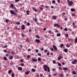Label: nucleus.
I'll return each instance as SVG.
<instances>
[{"mask_svg": "<svg viewBox=\"0 0 77 77\" xmlns=\"http://www.w3.org/2000/svg\"><path fill=\"white\" fill-rule=\"evenodd\" d=\"M41 50L42 51H44V49L43 48H42Z\"/></svg>", "mask_w": 77, "mask_h": 77, "instance_id": "864d4df0", "label": "nucleus"}, {"mask_svg": "<svg viewBox=\"0 0 77 77\" xmlns=\"http://www.w3.org/2000/svg\"><path fill=\"white\" fill-rule=\"evenodd\" d=\"M29 72H30V71L29 70L25 72V74H26V75H27V74H29Z\"/></svg>", "mask_w": 77, "mask_h": 77, "instance_id": "1a4fd4ad", "label": "nucleus"}, {"mask_svg": "<svg viewBox=\"0 0 77 77\" xmlns=\"http://www.w3.org/2000/svg\"><path fill=\"white\" fill-rule=\"evenodd\" d=\"M20 62H21V63H22L24 62V60H23L22 59L20 60Z\"/></svg>", "mask_w": 77, "mask_h": 77, "instance_id": "2f4dec72", "label": "nucleus"}, {"mask_svg": "<svg viewBox=\"0 0 77 77\" xmlns=\"http://www.w3.org/2000/svg\"><path fill=\"white\" fill-rule=\"evenodd\" d=\"M38 55L39 56H41L42 55V54H41L39 53L38 54Z\"/></svg>", "mask_w": 77, "mask_h": 77, "instance_id": "c85d7f7f", "label": "nucleus"}, {"mask_svg": "<svg viewBox=\"0 0 77 77\" xmlns=\"http://www.w3.org/2000/svg\"><path fill=\"white\" fill-rule=\"evenodd\" d=\"M26 41H27V42H29V38H26Z\"/></svg>", "mask_w": 77, "mask_h": 77, "instance_id": "49530a36", "label": "nucleus"}, {"mask_svg": "<svg viewBox=\"0 0 77 77\" xmlns=\"http://www.w3.org/2000/svg\"><path fill=\"white\" fill-rule=\"evenodd\" d=\"M59 76L60 77H63V74H59Z\"/></svg>", "mask_w": 77, "mask_h": 77, "instance_id": "a211bd4d", "label": "nucleus"}, {"mask_svg": "<svg viewBox=\"0 0 77 77\" xmlns=\"http://www.w3.org/2000/svg\"><path fill=\"white\" fill-rule=\"evenodd\" d=\"M54 27H57V28H58V27H60V26L58 24H55L54 25Z\"/></svg>", "mask_w": 77, "mask_h": 77, "instance_id": "7ed1b4c3", "label": "nucleus"}, {"mask_svg": "<svg viewBox=\"0 0 77 77\" xmlns=\"http://www.w3.org/2000/svg\"><path fill=\"white\" fill-rule=\"evenodd\" d=\"M19 0H15V2L16 3H17V2H19Z\"/></svg>", "mask_w": 77, "mask_h": 77, "instance_id": "603ef678", "label": "nucleus"}, {"mask_svg": "<svg viewBox=\"0 0 77 77\" xmlns=\"http://www.w3.org/2000/svg\"><path fill=\"white\" fill-rule=\"evenodd\" d=\"M32 72H35V71H36V69H32Z\"/></svg>", "mask_w": 77, "mask_h": 77, "instance_id": "6ab92c4d", "label": "nucleus"}, {"mask_svg": "<svg viewBox=\"0 0 77 77\" xmlns=\"http://www.w3.org/2000/svg\"><path fill=\"white\" fill-rule=\"evenodd\" d=\"M11 54H12V55H14V52H11Z\"/></svg>", "mask_w": 77, "mask_h": 77, "instance_id": "4d7b16f0", "label": "nucleus"}, {"mask_svg": "<svg viewBox=\"0 0 77 77\" xmlns=\"http://www.w3.org/2000/svg\"><path fill=\"white\" fill-rule=\"evenodd\" d=\"M72 17H75V14H72Z\"/></svg>", "mask_w": 77, "mask_h": 77, "instance_id": "473e14b6", "label": "nucleus"}, {"mask_svg": "<svg viewBox=\"0 0 77 77\" xmlns=\"http://www.w3.org/2000/svg\"><path fill=\"white\" fill-rule=\"evenodd\" d=\"M52 62H53V63H54V64H55V63H56V61H55L54 60H53L52 61Z\"/></svg>", "mask_w": 77, "mask_h": 77, "instance_id": "f704fd0d", "label": "nucleus"}, {"mask_svg": "<svg viewBox=\"0 0 77 77\" xmlns=\"http://www.w3.org/2000/svg\"><path fill=\"white\" fill-rule=\"evenodd\" d=\"M27 26H30V23H27Z\"/></svg>", "mask_w": 77, "mask_h": 77, "instance_id": "052dcab7", "label": "nucleus"}, {"mask_svg": "<svg viewBox=\"0 0 77 77\" xmlns=\"http://www.w3.org/2000/svg\"><path fill=\"white\" fill-rule=\"evenodd\" d=\"M48 77H51V75L49 74Z\"/></svg>", "mask_w": 77, "mask_h": 77, "instance_id": "774afa93", "label": "nucleus"}, {"mask_svg": "<svg viewBox=\"0 0 77 77\" xmlns=\"http://www.w3.org/2000/svg\"><path fill=\"white\" fill-rule=\"evenodd\" d=\"M58 65L59 66H60L61 65L60 63H58Z\"/></svg>", "mask_w": 77, "mask_h": 77, "instance_id": "72a5a7b5", "label": "nucleus"}, {"mask_svg": "<svg viewBox=\"0 0 77 77\" xmlns=\"http://www.w3.org/2000/svg\"><path fill=\"white\" fill-rule=\"evenodd\" d=\"M21 35H22L23 38H24V36H25V35H24V34H22Z\"/></svg>", "mask_w": 77, "mask_h": 77, "instance_id": "393cba45", "label": "nucleus"}, {"mask_svg": "<svg viewBox=\"0 0 77 77\" xmlns=\"http://www.w3.org/2000/svg\"><path fill=\"white\" fill-rule=\"evenodd\" d=\"M40 76H41V77H42V76L43 75V74H40Z\"/></svg>", "mask_w": 77, "mask_h": 77, "instance_id": "5fc2aeb1", "label": "nucleus"}, {"mask_svg": "<svg viewBox=\"0 0 77 77\" xmlns=\"http://www.w3.org/2000/svg\"><path fill=\"white\" fill-rule=\"evenodd\" d=\"M32 59L33 62H37V60H38L37 59L35 60L34 59Z\"/></svg>", "mask_w": 77, "mask_h": 77, "instance_id": "2eb2a0df", "label": "nucleus"}, {"mask_svg": "<svg viewBox=\"0 0 77 77\" xmlns=\"http://www.w3.org/2000/svg\"><path fill=\"white\" fill-rule=\"evenodd\" d=\"M35 42H37V43H39L40 42V40L38 39H36L35 40Z\"/></svg>", "mask_w": 77, "mask_h": 77, "instance_id": "423d86ee", "label": "nucleus"}, {"mask_svg": "<svg viewBox=\"0 0 77 77\" xmlns=\"http://www.w3.org/2000/svg\"><path fill=\"white\" fill-rule=\"evenodd\" d=\"M73 3V2L72 1H70L69 2L68 4L70 5V6H71L72 5V4Z\"/></svg>", "mask_w": 77, "mask_h": 77, "instance_id": "6e6552de", "label": "nucleus"}, {"mask_svg": "<svg viewBox=\"0 0 77 77\" xmlns=\"http://www.w3.org/2000/svg\"><path fill=\"white\" fill-rule=\"evenodd\" d=\"M74 42H75V43H77V38H75V39H74Z\"/></svg>", "mask_w": 77, "mask_h": 77, "instance_id": "f3484780", "label": "nucleus"}, {"mask_svg": "<svg viewBox=\"0 0 77 77\" xmlns=\"http://www.w3.org/2000/svg\"><path fill=\"white\" fill-rule=\"evenodd\" d=\"M64 51L65 53H67L68 52V49L66 48L64 49Z\"/></svg>", "mask_w": 77, "mask_h": 77, "instance_id": "f8f14e48", "label": "nucleus"}, {"mask_svg": "<svg viewBox=\"0 0 77 77\" xmlns=\"http://www.w3.org/2000/svg\"><path fill=\"white\" fill-rule=\"evenodd\" d=\"M57 36H60V33H58L57 34Z\"/></svg>", "mask_w": 77, "mask_h": 77, "instance_id": "bb28decb", "label": "nucleus"}, {"mask_svg": "<svg viewBox=\"0 0 77 77\" xmlns=\"http://www.w3.org/2000/svg\"><path fill=\"white\" fill-rule=\"evenodd\" d=\"M40 60H41V58L40 57H38V62H39Z\"/></svg>", "mask_w": 77, "mask_h": 77, "instance_id": "412c9836", "label": "nucleus"}, {"mask_svg": "<svg viewBox=\"0 0 77 77\" xmlns=\"http://www.w3.org/2000/svg\"><path fill=\"white\" fill-rule=\"evenodd\" d=\"M35 21H38V19L36 18H35Z\"/></svg>", "mask_w": 77, "mask_h": 77, "instance_id": "6e6d98bb", "label": "nucleus"}, {"mask_svg": "<svg viewBox=\"0 0 77 77\" xmlns=\"http://www.w3.org/2000/svg\"><path fill=\"white\" fill-rule=\"evenodd\" d=\"M63 46V44H60V47L62 48Z\"/></svg>", "mask_w": 77, "mask_h": 77, "instance_id": "4be33fe9", "label": "nucleus"}, {"mask_svg": "<svg viewBox=\"0 0 77 77\" xmlns=\"http://www.w3.org/2000/svg\"><path fill=\"white\" fill-rule=\"evenodd\" d=\"M18 69L19 70H20V71H21L22 69H23V68L21 67H18Z\"/></svg>", "mask_w": 77, "mask_h": 77, "instance_id": "4468645a", "label": "nucleus"}, {"mask_svg": "<svg viewBox=\"0 0 77 77\" xmlns=\"http://www.w3.org/2000/svg\"><path fill=\"white\" fill-rule=\"evenodd\" d=\"M52 19H54V20H55L56 19V16H53L52 17Z\"/></svg>", "mask_w": 77, "mask_h": 77, "instance_id": "ddd939ff", "label": "nucleus"}, {"mask_svg": "<svg viewBox=\"0 0 77 77\" xmlns=\"http://www.w3.org/2000/svg\"><path fill=\"white\" fill-rule=\"evenodd\" d=\"M27 58H30V55H28V56H27Z\"/></svg>", "mask_w": 77, "mask_h": 77, "instance_id": "79ce46f5", "label": "nucleus"}, {"mask_svg": "<svg viewBox=\"0 0 77 77\" xmlns=\"http://www.w3.org/2000/svg\"><path fill=\"white\" fill-rule=\"evenodd\" d=\"M66 37H68V34H66Z\"/></svg>", "mask_w": 77, "mask_h": 77, "instance_id": "58836bf2", "label": "nucleus"}, {"mask_svg": "<svg viewBox=\"0 0 77 77\" xmlns=\"http://www.w3.org/2000/svg\"><path fill=\"white\" fill-rule=\"evenodd\" d=\"M48 32L49 33H51V31H50V30Z\"/></svg>", "mask_w": 77, "mask_h": 77, "instance_id": "bf43d9fd", "label": "nucleus"}, {"mask_svg": "<svg viewBox=\"0 0 77 77\" xmlns=\"http://www.w3.org/2000/svg\"><path fill=\"white\" fill-rule=\"evenodd\" d=\"M16 24L17 25H20V22H17L16 23Z\"/></svg>", "mask_w": 77, "mask_h": 77, "instance_id": "cd10ccee", "label": "nucleus"}, {"mask_svg": "<svg viewBox=\"0 0 77 77\" xmlns=\"http://www.w3.org/2000/svg\"><path fill=\"white\" fill-rule=\"evenodd\" d=\"M10 12L12 15H14L15 13V12L13 10H11L10 11Z\"/></svg>", "mask_w": 77, "mask_h": 77, "instance_id": "39448f33", "label": "nucleus"}, {"mask_svg": "<svg viewBox=\"0 0 77 77\" xmlns=\"http://www.w3.org/2000/svg\"><path fill=\"white\" fill-rule=\"evenodd\" d=\"M11 72H12V70H10L8 71V72L9 74H11Z\"/></svg>", "mask_w": 77, "mask_h": 77, "instance_id": "b1692460", "label": "nucleus"}, {"mask_svg": "<svg viewBox=\"0 0 77 77\" xmlns=\"http://www.w3.org/2000/svg\"><path fill=\"white\" fill-rule=\"evenodd\" d=\"M52 3H53L54 4H55V1L54 0H53L52 1Z\"/></svg>", "mask_w": 77, "mask_h": 77, "instance_id": "ea45409f", "label": "nucleus"}, {"mask_svg": "<svg viewBox=\"0 0 77 77\" xmlns=\"http://www.w3.org/2000/svg\"><path fill=\"white\" fill-rule=\"evenodd\" d=\"M72 73L73 74H74V75L75 74H76V72L74 71H73L72 72Z\"/></svg>", "mask_w": 77, "mask_h": 77, "instance_id": "aec40b11", "label": "nucleus"}, {"mask_svg": "<svg viewBox=\"0 0 77 77\" xmlns=\"http://www.w3.org/2000/svg\"><path fill=\"white\" fill-rule=\"evenodd\" d=\"M64 30H65V31H68V29H67V28H65L64 29Z\"/></svg>", "mask_w": 77, "mask_h": 77, "instance_id": "de8ad7c7", "label": "nucleus"}, {"mask_svg": "<svg viewBox=\"0 0 77 77\" xmlns=\"http://www.w3.org/2000/svg\"><path fill=\"white\" fill-rule=\"evenodd\" d=\"M51 51H54V49H53V48H51Z\"/></svg>", "mask_w": 77, "mask_h": 77, "instance_id": "e433bc0d", "label": "nucleus"}, {"mask_svg": "<svg viewBox=\"0 0 77 77\" xmlns=\"http://www.w3.org/2000/svg\"><path fill=\"white\" fill-rule=\"evenodd\" d=\"M8 47V46H4L3 47V48H6Z\"/></svg>", "mask_w": 77, "mask_h": 77, "instance_id": "c9c22d12", "label": "nucleus"}, {"mask_svg": "<svg viewBox=\"0 0 77 77\" xmlns=\"http://www.w3.org/2000/svg\"><path fill=\"white\" fill-rule=\"evenodd\" d=\"M9 59H10V60H12V59H13V56H11L9 57Z\"/></svg>", "mask_w": 77, "mask_h": 77, "instance_id": "dca6fc26", "label": "nucleus"}, {"mask_svg": "<svg viewBox=\"0 0 77 77\" xmlns=\"http://www.w3.org/2000/svg\"><path fill=\"white\" fill-rule=\"evenodd\" d=\"M24 65L23 63H21V66H24Z\"/></svg>", "mask_w": 77, "mask_h": 77, "instance_id": "13d9d810", "label": "nucleus"}, {"mask_svg": "<svg viewBox=\"0 0 77 77\" xmlns=\"http://www.w3.org/2000/svg\"><path fill=\"white\" fill-rule=\"evenodd\" d=\"M15 11L16 12H17V9H15Z\"/></svg>", "mask_w": 77, "mask_h": 77, "instance_id": "338daca9", "label": "nucleus"}, {"mask_svg": "<svg viewBox=\"0 0 77 77\" xmlns=\"http://www.w3.org/2000/svg\"><path fill=\"white\" fill-rule=\"evenodd\" d=\"M32 32V30L29 29V32Z\"/></svg>", "mask_w": 77, "mask_h": 77, "instance_id": "69168bd1", "label": "nucleus"}, {"mask_svg": "<svg viewBox=\"0 0 77 77\" xmlns=\"http://www.w3.org/2000/svg\"><path fill=\"white\" fill-rule=\"evenodd\" d=\"M11 75H12V77H14V74L12 73V74H11Z\"/></svg>", "mask_w": 77, "mask_h": 77, "instance_id": "37998d69", "label": "nucleus"}, {"mask_svg": "<svg viewBox=\"0 0 77 77\" xmlns=\"http://www.w3.org/2000/svg\"><path fill=\"white\" fill-rule=\"evenodd\" d=\"M69 41H72V39L71 38H69L68 39Z\"/></svg>", "mask_w": 77, "mask_h": 77, "instance_id": "8fccbe9b", "label": "nucleus"}, {"mask_svg": "<svg viewBox=\"0 0 77 77\" xmlns=\"http://www.w3.org/2000/svg\"><path fill=\"white\" fill-rule=\"evenodd\" d=\"M4 51L5 53L7 52V51H6V50H4Z\"/></svg>", "mask_w": 77, "mask_h": 77, "instance_id": "680f3d73", "label": "nucleus"}, {"mask_svg": "<svg viewBox=\"0 0 77 77\" xmlns=\"http://www.w3.org/2000/svg\"><path fill=\"white\" fill-rule=\"evenodd\" d=\"M53 48H54V49L55 50V51H57V47H56V46L54 45H53Z\"/></svg>", "mask_w": 77, "mask_h": 77, "instance_id": "f03ea898", "label": "nucleus"}, {"mask_svg": "<svg viewBox=\"0 0 77 77\" xmlns=\"http://www.w3.org/2000/svg\"><path fill=\"white\" fill-rule=\"evenodd\" d=\"M47 55H50V53L49 52H48L47 53Z\"/></svg>", "mask_w": 77, "mask_h": 77, "instance_id": "0e129e2a", "label": "nucleus"}, {"mask_svg": "<svg viewBox=\"0 0 77 77\" xmlns=\"http://www.w3.org/2000/svg\"><path fill=\"white\" fill-rule=\"evenodd\" d=\"M10 6L11 8H14V5L13 4H11Z\"/></svg>", "mask_w": 77, "mask_h": 77, "instance_id": "5701e85b", "label": "nucleus"}, {"mask_svg": "<svg viewBox=\"0 0 77 77\" xmlns=\"http://www.w3.org/2000/svg\"><path fill=\"white\" fill-rule=\"evenodd\" d=\"M38 51H39V50H38V49H36V51H35V52L36 53H38Z\"/></svg>", "mask_w": 77, "mask_h": 77, "instance_id": "09e8293b", "label": "nucleus"}, {"mask_svg": "<svg viewBox=\"0 0 77 77\" xmlns=\"http://www.w3.org/2000/svg\"><path fill=\"white\" fill-rule=\"evenodd\" d=\"M20 46L21 47V48H23V45H20Z\"/></svg>", "mask_w": 77, "mask_h": 77, "instance_id": "3c124183", "label": "nucleus"}, {"mask_svg": "<svg viewBox=\"0 0 77 77\" xmlns=\"http://www.w3.org/2000/svg\"><path fill=\"white\" fill-rule=\"evenodd\" d=\"M65 15V13H63L62 14V15H63H63Z\"/></svg>", "mask_w": 77, "mask_h": 77, "instance_id": "a18cd8bd", "label": "nucleus"}, {"mask_svg": "<svg viewBox=\"0 0 77 77\" xmlns=\"http://www.w3.org/2000/svg\"><path fill=\"white\" fill-rule=\"evenodd\" d=\"M52 70L53 71H56V69H54V68L53 69H52Z\"/></svg>", "mask_w": 77, "mask_h": 77, "instance_id": "c03bdc74", "label": "nucleus"}, {"mask_svg": "<svg viewBox=\"0 0 77 77\" xmlns=\"http://www.w3.org/2000/svg\"><path fill=\"white\" fill-rule=\"evenodd\" d=\"M77 62V60L75 59L74 61H72V64H75Z\"/></svg>", "mask_w": 77, "mask_h": 77, "instance_id": "20e7f679", "label": "nucleus"}, {"mask_svg": "<svg viewBox=\"0 0 77 77\" xmlns=\"http://www.w3.org/2000/svg\"><path fill=\"white\" fill-rule=\"evenodd\" d=\"M61 59H62V57L61 56H60L58 57V59L59 60H60Z\"/></svg>", "mask_w": 77, "mask_h": 77, "instance_id": "0eeeda50", "label": "nucleus"}, {"mask_svg": "<svg viewBox=\"0 0 77 77\" xmlns=\"http://www.w3.org/2000/svg\"><path fill=\"white\" fill-rule=\"evenodd\" d=\"M63 69L64 71H66V70H67V69H68V67H66V68L63 67Z\"/></svg>", "mask_w": 77, "mask_h": 77, "instance_id": "9b49d317", "label": "nucleus"}, {"mask_svg": "<svg viewBox=\"0 0 77 77\" xmlns=\"http://www.w3.org/2000/svg\"><path fill=\"white\" fill-rule=\"evenodd\" d=\"M44 53H47V50H45V51H44Z\"/></svg>", "mask_w": 77, "mask_h": 77, "instance_id": "a19ab883", "label": "nucleus"}, {"mask_svg": "<svg viewBox=\"0 0 77 77\" xmlns=\"http://www.w3.org/2000/svg\"><path fill=\"white\" fill-rule=\"evenodd\" d=\"M21 29L22 30H24L25 29V27L24 25H23V26H22Z\"/></svg>", "mask_w": 77, "mask_h": 77, "instance_id": "9d476101", "label": "nucleus"}, {"mask_svg": "<svg viewBox=\"0 0 77 77\" xmlns=\"http://www.w3.org/2000/svg\"><path fill=\"white\" fill-rule=\"evenodd\" d=\"M43 67L44 68V70L45 71H47V68H48V72H50V67H48L47 65H45L43 66Z\"/></svg>", "mask_w": 77, "mask_h": 77, "instance_id": "f257e3e1", "label": "nucleus"}, {"mask_svg": "<svg viewBox=\"0 0 77 77\" xmlns=\"http://www.w3.org/2000/svg\"><path fill=\"white\" fill-rule=\"evenodd\" d=\"M35 36L37 38H38V39H39V36L38 35H35Z\"/></svg>", "mask_w": 77, "mask_h": 77, "instance_id": "c756f323", "label": "nucleus"}, {"mask_svg": "<svg viewBox=\"0 0 77 77\" xmlns=\"http://www.w3.org/2000/svg\"><path fill=\"white\" fill-rule=\"evenodd\" d=\"M4 60H7V58L6 57H4Z\"/></svg>", "mask_w": 77, "mask_h": 77, "instance_id": "4c0bfd02", "label": "nucleus"}, {"mask_svg": "<svg viewBox=\"0 0 77 77\" xmlns=\"http://www.w3.org/2000/svg\"><path fill=\"white\" fill-rule=\"evenodd\" d=\"M74 11H75V9H71V11H72V12H74Z\"/></svg>", "mask_w": 77, "mask_h": 77, "instance_id": "a878e982", "label": "nucleus"}, {"mask_svg": "<svg viewBox=\"0 0 77 77\" xmlns=\"http://www.w3.org/2000/svg\"><path fill=\"white\" fill-rule=\"evenodd\" d=\"M43 30H44V31H45V30H46V28H44Z\"/></svg>", "mask_w": 77, "mask_h": 77, "instance_id": "e2e57ef3", "label": "nucleus"}, {"mask_svg": "<svg viewBox=\"0 0 77 77\" xmlns=\"http://www.w3.org/2000/svg\"><path fill=\"white\" fill-rule=\"evenodd\" d=\"M6 23H9V20L8 19H6L5 20Z\"/></svg>", "mask_w": 77, "mask_h": 77, "instance_id": "7c9ffc66", "label": "nucleus"}]
</instances>
